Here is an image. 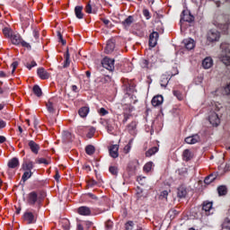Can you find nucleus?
<instances>
[{"mask_svg": "<svg viewBox=\"0 0 230 230\" xmlns=\"http://www.w3.org/2000/svg\"><path fill=\"white\" fill-rule=\"evenodd\" d=\"M44 197L42 194L39 196V193L35 190L31 191L27 194L25 198V202L28 206L31 208H39L40 209V206H42V201L44 200Z\"/></svg>", "mask_w": 230, "mask_h": 230, "instance_id": "obj_1", "label": "nucleus"}, {"mask_svg": "<svg viewBox=\"0 0 230 230\" xmlns=\"http://www.w3.org/2000/svg\"><path fill=\"white\" fill-rule=\"evenodd\" d=\"M102 66L104 67V69H107L110 71V73H112V71L115 69L114 59L106 57L102 60Z\"/></svg>", "mask_w": 230, "mask_h": 230, "instance_id": "obj_2", "label": "nucleus"}, {"mask_svg": "<svg viewBox=\"0 0 230 230\" xmlns=\"http://www.w3.org/2000/svg\"><path fill=\"white\" fill-rule=\"evenodd\" d=\"M193 22L195 21V17L191 15V13L190 11L183 10L181 14V20L180 22Z\"/></svg>", "mask_w": 230, "mask_h": 230, "instance_id": "obj_3", "label": "nucleus"}, {"mask_svg": "<svg viewBox=\"0 0 230 230\" xmlns=\"http://www.w3.org/2000/svg\"><path fill=\"white\" fill-rule=\"evenodd\" d=\"M208 42H217L220 40V32H218L216 30H210L208 32V37H207Z\"/></svg>", "mask_w": 230, "mask_h": 230, "instance_id": "obj_4", "label": "nucleus"}, {"mask_svg": "<svg viewBox=\"0 0 230 230\" xmlns=\"http://www.w3.org/2000/svg\"><path fill=\"white\" fill-rule=\"evenodd\" d=\"M208 121L213 127H218L220 125V118L217 112H211L208 116Z\"/></svg>", "mask_w": 230, "mask_h": 230, "instance_id": "obj_5", "label": "nucleus"}, {"mask_svg": "<svg viewBox=\"0 0 230 230\" xmlns=\"http://www.w3.org/2000/svg\"><path fill=\"white\" fill-rule=\"evenodd\" d=\"M115 48H116V40L110 39L106 43L104 51L107 55H111V53H112V51H114Z\"/></svg>", "mask_w": 230, "mask_h": 230, "instance_id": "obj_6", "label": "nucleus"}, {"mask_svg": "<svg viewBox=\"0 0 230 230\" xmlns=\"http://www.w3.org/2000/svg\"><path fill=\"white\" fill-rule=\"evenodd\" d=\"M23 220L27 222V224H35L37 222V217L32 212L27 211L23 214Z\"/></svg>", "mask_w": 230, "mask_h": 230, "instance_id": "obj_7", "label": "nucleus"}, {"mask_svg": "<svg viewBox=\"0 0 230 230\" xmlns=\"http://www.w3.org/2000/svg\"><path fill=\"white\" fill-rule=\"evenodd\" d=\"M157 40H159V32L153 31L149 35V47L155 48V46H157Z\"/></svg>", "mask_w": 230, "mask_h": 230, "instance_id": "obj_8", "label": "nucleus"}, {"mask_svg": "<svg viewBox=\"0 0 230 230\" xmlns=\"http://www.w3.org/2000/svg\"><path fill=\"white\" fill-rule=\"evenodd\" d=\"M212 209H213V202L204 201L202 203V211H204L207 217H209V215H213V212H211Z\"/></svg>", "mask_w": 230, "mask_h": 230, "instance_id": "obj_9", "label": "nucleus"}, {"mask_svg": "<svg viewBox=\"0 0 230 230\" xmlns=\"http://www.w3.org/2000/svg\"><path fill=\"white\" fill-rule=\"evenodd\" d=\"M78 215H81L82 217H91V208L82 206L77 208Z\"/></svg>", "mask_w": 230, "mask_h": 230, "instance_id": "obj_10", "label": "nucleus"}, {"mask_svg": "<svg viewBox=\"0 0 230 230\" xmlns=\"http://www.w3.org/2000/svg\"><path fill=\"white\" fill-rule=\"evenodd\" d=\"M20 165H21V162H19V158L17 157H13L7 163V166L8 168H11V170H15L19 168Z\"/></svg>", "mask_w": 230, "mask_h": 230, "instance_id": "obj_11", "label": "nucleus"}, {"mask_svg": "<svg viewBox=\"0 0 230 230\" xmlns=\"http://www.w3.org/2000/svg\"><path fill=\"white\" fill-rule=\"evenodd\" d=\"M199 141H200V137L198 134L187 137L185 138V143H187V145H195L199 143Z\"/></svg>", "mask_w": 230, "mask_h": 230, "instance_id": "obj_12", "label": "nucleus"}, {"mask_svg": "<svg viewBox=\"0 0 230 230\" xmlns=\"http://www.w3.org/2000/svg\"><path fill=\"white\" fill-rule=\"evenodd\" d=\"M22 168L24 170V172H31V170L34 168V164L31 160H24L22 164Z\"/></svg>", "mask_w": 230, "mask_h": 230, "instance_id": "obj_13", "label": "nucleus"}, {"mask_svg": "<svg viewBox=\"0 0 230 230\" xmlns=\"http://www.w3.org/2000/svg\"><path fill=\"white\" fill-rule=\"evenodd\" d=\"M164 102V98L163 95H155L151 103L153 107H159V105H163V102Z\"/></svg>", "mask_w": 230, "mask_h": 230, "instance_id": "obj_14", "label": "nucleus"}, {"mask_svg": "<svg viewBox=\"0 0 230 230\" xmlns=\"http://www.w3.org/2000/svg\"><path fill=\"white\" fill-rule=\"evenodd\" d=\"M28 145L32 154L37 155V154H39V150H40V146L33 140H30Z\"/></svg>", "mask_w": 230, "mask_h": 230, "instance_id": "obj_15", "label": "nucleus"}, {"mask_svg": "<svg viewBox=\"0 0 230 230\" xmlns=\"http://www.w3.org/2000/svg\"><path fill=\"white\" fill-rule=\"evenodd\" d=\"M37 75L40 76V80H48L49 78V73H48L44 67L38 68Z\"/></svg>", "mask_w": 230, "mask_h": 230, "instance_id": "obj_16", "label": "nucleus"}, {"mask_svg": "<svg viewBox=\"0 0 230 230\" xmlns=\"http://www.w3.org/2000/svg\"><path fill=\"white\" fill-rule=\"evenodd\" d=\"M119 150V146L118 145L111 146L109 149L111 157H112L113 159H116L119 155V154L118 153Z\"/></svg>", "mask_w": 230, "mask_h": 230, "instance_id": "obj_17", "label": "nucleus"}, {"mask_svg": "<svg viewBox=\"0 0 230 230\" xmlns=\"http://www.w3.org/2000/svg\"><path fill=\"white\" fill-rule=\"evenodd\" d=\"M137 128V121H136V120H132L129 124L127 125V130L132 136H134V134H136Z\"/></svg>", "mask_w": 230, "mask_h": 230, "instance_id": "obj_18", "label": "nucleus"}, {"mask_svg": "<svg viewBox=\"0 0 230 230\" xmlns=\"http://www.w3.org/2000/svg\"><path fill=\"white\" fill-rule=\"evenodd\" d=\"M47 111L50 114H55L57 111V104L53 102V101L49 100L48 102L46 103Z\"/></svg>", "mask_w": 230, "mask_h": 230, "instance_id": "obj_19", "label": "nucleus"}, {"mask_svg": "<svg viewBox=\"0 0 230 230\" xmlns=\"http://www.w3.org/2000/svg\"><path fill=\"white\" fill-rule=\"evenodd\" d=\"M133 22H134V17L132 15H129L121 22V24L122 26H124L126 30H128V28H130Z\"/></svg>", "mask_w": 230, "mask_h": 230, "instance_id": "obj_20", "label": "nucleus"}, {"mask_svg": "<svg viewBox=\"0 0 230 230\" xmlns=\"http://www.w3.org/2000/svg\"><path fill=\"white\" fill-rule=\"evenodd\" d=\"M123 91L125 94L130 96V93H134V85L130 84V83H126L123 84Z\"/></svg>", "mask_w": 230, "mask_h": 230, "instance_id": "obj_21", "label": "nucleus"}, {"mask_svg": "<svg viewBox=\"0 0 230 230\" xmlns=\"http://www.w3.org/2000/svg\"><path fill=\"white\" fill-rule=\"evenodd\" d=\"M84 6L77 5L75 7V13L77 19H84Z\"/></svg>", "mask_w": 230, "mask_h": 230, "instance_id": "obj_22", "label": "nucleus"}, {"mask_svg": "<svg viewBox=\"0 0 230 230\" xmlns=\"http://www.w3.org/2000/svg\"><path fill=\"white\" fill-rule=\"evenodd\" d=\"M202 66L204 67V69H209L210 67H213V58L209 57L206 58L202 61Z\"/></svg>", "mask_w": 230, "mask_h": 230, "instance_id": "obj_23", "label": "nucleus"}, {"mask_svg": "<svg viewBox=\"0 0 230 230\" xmlns=\"http://www.w3.org/2000/svg\"><path fill=\"white\" fill-rule=\"evenodd\" d=\"M186 49L191 50L195 48V40L193 39H187L183 40Z\"/></svg>", "mask_w": 230, "mask_h": 230, "instance_id": "obj_24", "label": "nucleus"}, {"mask_svg": "<svg viewBox=\"0 0 230 230\" xmlns=\"http://www.w3.org/2000/svg\"><path fill=\"white\" fill-rule=\"evenodd\" d=\"M177 195L179 199H184L188 195V190L184 187V185H181L178 188Z\"/></svg>", "mask_w": 230, "mask_h": 230, "instance_id": "obj_25", "label": "nucleus"}, {"mask_svg": "<svg viewBox=\"0 0 230 230\" xmlns=\"http://www.w3.org/2000/svg\"><path fill=\"white\" fill-rule=\"evenodd\" d=\"M11 41L12 44H13L14 46H19V44L22 42V38L19 34H13V36H11Z\"/></svg>", "mask_w": 230, "mask_h": 230, "instance_id": "obj_26", "label": "nucleus"}, {"mask_svg": "<svg viewBox=\"0 0 230 230\" xmlns=\"http://www.w3.org/2000/svg\"><path fill=\"white\" fill-rule=\"evenodd\" d=\"M59 224L64 230H69L71 229V223L69 222V219L63 218L59 221Z\"/></svg>", "mask_w": 230, "mask_h": 230, "instance_id": "obj_27", "label": "nucleus"}, {"mask_svg": "<svg viewBox=\"0 0 230 230\" xmlns=\"http://www.w3.org/2000/svg\"><path fill=\"white\" fill-rule=\"evenodd\" d=\"M89 112H90V109L88 106H84L80 108L78 111V114L80 118H87V114H89Z\"/></svg>", "mask_w": 230, "mask_h": 230, "instance_id": "obj_28", "label": "nucleus"}, {"mask_svg": "<svg viewBox=\"0 0 230 230\" xmlns=\"http://www.w3.org/2000/svg\"><path fill=\"white\" fill-rule=\"evenodd\" d=\"M183 161H191L193 159V154L190 149H185L182 153Z\"/></svg>", "mask_w": 230, "mask_h": 230, "instance_id": "obj_29", "label": "nucleus"}, {"mask_svg": "<svg viewBox=\"0 0 230 230\" xmlns=\"http://www.w3.org/2000/svg\"><path fill=\"white\" fill-rule=\"evenodd\" d=\"M158 152H159V147L153 146L146 152V157H152V155H155V154H157Z\"/></svg>", "mask_w": 230, "mask_h": 230, "instance_id": "obj_30", "label": "nucleus"}, {"mask_svg": "<svg viewBox=\"0 0 230 230\" xmlns=\"http://www.w3.org/2000/svg\"><path fill=\"white\" fill-rule=\"evenodd\" d=\"M33 175V172L31 171H25L22 176V180H21V182H26V181H28V179H31Z\"/></svg>", "mask_w": 230, "mask_h": 230, "instance_id": "obj_31", "label": "nucleus"}, {"mask_svg": "<svg viewBox=\"0 0 230 230\" xmlns=\"http://www.w3.org/2000/svg\"><path fill=\"white\" fill-rule=\"evenodd\" d=\"M32 93L33 94H35V96H37L38 98H40V96H42V89H40V86H39L38 84H35L32 87Z\"/></svg>", "mask_w": 230, "mask_h": 230, "instance_id": "obj_32", "label": "nucleus"}, {"mask_svg": "<svg viewBox=\"0 0 230 230\" xmlns=\"http://www.w3.org/2000/svg\"><path fill=\"white\" fill-rule=\"evenodd\" d=\"M170 82V77L166 75H163L160 81V85L162 87H166Z\"/></svg>", "mask_w": 230, "mask_h": 230, "instance_id": "obj_33", "label": "nucleus"}, {"mask_svg": "<svg viewBox=\"0 0 230 230\" xmlns=\"http://www.w3.org/2000/svg\"><path fill=\"white\" fill-rule=\"evenodd\" d=\"M217 193L219 197L227 195V187L226 185H221L217 188Z\"/></svg>", "mask_w": 230, "mask_h": 230, "instance_id": "obj_34", "label": "nucleus"}, {"mask_svg": "<svg viewBox=\"0 0 230 230\" xmlns=\"http://www.w3.org/2000/svg\"><path fill=\"white\" fill-rule=\"evenodd\" d=\"M178 175H180V179H186L188 177V169L187 168H181L178 170Z\"/></svg>", "mask_w": 230, "mask_h": 230, "instance_id": "obj_35", "label": "nucleus"}, {"mask_svg": "<svg viewBox=\"0 0 230 230\" xmlns=\"http://www.w3.org/2000/svg\"><path fill=\"white\" fill-rule=\"evenodd\" d=\"M85 152H86L87 155H93L94 152H96V148L93 145H88L85 147Z\"/></svg>", "mask_w": 230, "mask_h": 230, "instance_id": "obj_36", "label": "nucleus"}, {"mask_svg": "<svg viewBox=\"0 0 230 230\" xmlns=\"http://www.w3.org/2000/svg\"><path fill=\"white\" fill-rule=\"evenodd\" d=\"M63 139L65 141H73V134H71V132L69 131H63Z\"/></svg>", "mask_w": 230, "mask_h": 230, "instance_id": "obj_37", "label": "nucleus"}, {"mask_svg": "<svg viewBox=\"0 0 230 230\" xmlns=\"http://www.w3.org/2000/svg\"><path fill=\"white\" fill-rule=\"evenodd\" d=\"M221 61L223 62V64H225V66H230V52H228L225 56H222Z\"/></svg>", "mask_w": 230, "mask_h": 230, "instance_id": "obj_38", "label": "nucleus"}, {"mask_svg": "<svg viewBox=\"0 0 230 230\" xmlns=\"http://www.w3.org/2000/svg\"><path fill=\"white\" fill-rule=\"evenodd\" d=\"M216 179H217V175L210 174L205 178L204 182L205 184H211V182H213Z\"/></svg>", "mask_w": 230, "mask_h": 230, "instance_id": "obj_39", "label": "nucleus"}, {"mask_svg": "<svg viewBox=\"0 0 230 230\" xmlns=\"http://www.w3.org/2000/svg\"><path fill=\"white\" fill-rule=\"evenodd\" d=\"M132 143H134V138L129 139L127 146H124V154H128L132 149Z\"/></svg>", "mask_w": 230, "mask_h": 230, "instance_id": "obj_40", "label": "nucleus"}, {"mask_svg": "<svg viewBox=\"0 0 230 230\" xmlns=\"http://www.w3.org/2000/svg\"><path fill=\"white\" fill-rule=\"evenodd\" d=\"M172 94L173 96H175L177 98V100H179L180 102H182V100H184V95H182V93L179 91V90H173L172 91Z\"/></svg>", "mask_w": 230, "mask_h": 230, "instance_id": "obj_41", "label": "nucleus"}, {"mask_svg": "<svg viewBox=\"0 0 230 230\" xmlns=\"http://www.w3.org/2000/svg\"><path fill=\"white\" fill-rule=\"evenodd\" d=\"M122 123L123 125H125L127 123V121H128V119H130V118H132V114L130 113H127V112H123L122 113Z\"/></svg>", "mask_w": 230, "mask_h": 230, "instance_id": "obj_42", "label": "nucleus"}, {"mask_svg": "<svg viewBox=\"0 0 230 230\" xmlns=\"http://www.w3.org/2000/svg\"><path fill=\"white\" fill-rule=\"evenodd\" d=\"M140 66L143 69H150V67L148 66H150V62L148 61V59H142L140 61Z\"/></svg>", "mask_w": 230, "mask_h": 230, "instance_id": "obj_43", "label": "nucleus"}, {"mask_svg": "<svg viewBox=\"0 0 230 230\" xmlns=\"http://www.w3.org/2000/svg\"><path fill=\"white\" fill-rule=\"evenodd\" d=\"M3 33L4 35V37H7L8 39L12 38V30L10 28L4 27L3 29Z\"/></svg>", "mask_w": 230, "mask_h": 230, "instance_id": "obj_44", "label": "nucleus"}, {"mask_svg": "<svg viewBox=\"0 0 230 230\" xmlns=\"http://www.w3.org/2000/svg\"><path fill=\"white\" fill-rule=\"evenodd\" d=\"M152 166H154V163L153 162H148L144 165V172H146L148 173V172L152 171Z\"/></svg>", "mask_w": 230, "mask_h": 230, "instance_id": "obj_45", "label": "nucleus"}, {"mask_svg": "<svg viewBox=\"0 0 230 230\" xmlns=\"http://www.w3.org/2000/svg\"><path fill=\"white\" fill-rule=\"evenodd\" d=\"M69 50H66V54H65V64H64V67H69V64H71V62L69 61Z\"/></svg>", "mask_w": 230, "mask_h": 230, "instance_id": "obj_46", "label": "nucleus"}, {"mask_svg": "<svg viewBox=\"0 0 230 230\" xmlns=\"http://www.w3.org/2000/svg\"><path fill=\"white\" fill-rule=\"evenodd\" d=\"M95 133H96V128L92 127V128H89V130L86 134V137L91 139L94 136Z\"/></svg>", "mask_w": 230, "mask_h": 230, "instance_id": "obj_47", "label": "nucleus"}, {"mask_svg": "<svg viewBox=\"0 0 230 230\" xmlns=\"http://www.w3.org/2000/svg\"><path fill=\"white\" fill-rule=\"evenodd\" d=\"M25 66L27 67V69H29V71H31L32 67H37V62H35V60H32L31 63H26Z\"/></svg>", "mask_w": 230, "mask_h": 230, "instance_id": "obj_48", "label": "nucleus"}, {"mask_svg": "<svg viewBox=\"0 0 230 230\" xmlns=\"http://www.w3.org/2000/svg\"><path fill=\"white\" fill-rule=\"evenodd\" d=\"M35 162L37 164H46V165L49 164V162H48V160H46V158H38V159H36Z\"/></svg>", "mask_w": 230, "mask_h": 230, "instance_id": "obj_49", "label": "nucleus"}, {"mask_svg": "<svg viewBox=\"0 0 230 230\" xmlns=\"http://www.w3.org/2000/svg\"><path fill=\"white\" fill-rule=\"evenodd\" d=\"M134 229V221H128L125 224V230H132Z\"/></svg>", "mask_w": 230, "mask_h": 230, "instance_id": "obj_50", "label": "nucleus"}, {"mask_svg": "<svg viewBox=\"0 0 230 230\" xmlns=\"http://www.w3.org/2000/svg\"><path fill=\"white\" fill-rule=\"evenodd\" d=\"M86 13H93V5H91V2H88L84 8Z\"/></svg>", "mask_w": 230, "mask_h": 230, "instance_id": "obj_51", "label": "nucleus"}, {"mask_svg": "<svg viewBox=\"0 0 230 230\" xmlns=\"http://www.w3.org/2000/svg\"><path fill=\"white\" fill-rule=\"evenodd\" d=\"M109 172H110V173H111V175H118V167L110 166Z\"/></svg>", "mask_w": 230, "mask_h": 230, "instance_id": "obj_52", "label": "nucleus"}, {"mask_svg": "<svg viewBox=\"0 0 230 230\" xmlns=\"http://www.w3.org/2000/svg\"><path fill=\"white\" fill-rule=\"evenodd\" d=\"M97 184H98V181L93 179L87 181V186L89 188H94V186H96Z\"/></svg>", "mask_w": 230, "mask_h": 230, "instance_id": "obj_53", "label": "nucleus"}, {"mask_svg": "<svg viewBox=\"0 0 230 230\" xmlns=\"http://www.w3.org/2000/svg\"><path fill=\"white\" fill-rule=\"evenodd\" d=\"M20 44L22 48H26L27 49H31V45H30V43L26 42L23 40H22V42Z\"/></svg>", "mask_w": 230, "mask_h": 230, "instance_id": "obj_54", "label": "nucleus"}, {"mask_svg": "<svg viewBox=\"0 0 230 230\" xmlns=\"http://www.w3.org/2000/svg\"><path fill=\"white\" fill-rule=\"evenodd\" d=\"M143 15L146 17V19L148 21L152 16L150 15V11L148 9L143 10Z\"/></svg>", "mask_w": 230, "mask_h": 230, "instance_id": "obj_55", "label": "nucleus"}, {"mask_svg": "<svg viewBox=\"0 0 230 230\" xmlns=\"http://www.w3.org/2000/svg\"><path fill=\"white\" fill-rule=\"evenodd\" d=\"M18 66H19V62H17V61H13L11 64V67H13L12 75H13V73H15V70L17 69Z\"/></svg>", "mask_w": 230, "mask_h": 230, "instance_id": "obj_56", "label": "nucleus"}, {"mask_svg": "<svg viewBox=\"0 0 230 230\" xmlns=\"http://www.w3.org/2000/svg\"><path fill=\"white\" fill-rule=\"evenodd\" d=\"M100 116H107V114H109V111L105 110V108H101L98 111Z\"/></svg>", "mask_w": 230, "mask_h": 230, "instance_id": "obj_57", "label": "nucleus"}, {"mask_svg": "<svg viewBox=\"0 0 230 230\" xmlns=\"http://www.w3.org/2000/svg\"><path fill=\"white\" fill-rule=\"evenodd\" d=\"M223 229H230V220L226 219L223 223Z\"/></svg>", "mask_w": 230, "mask_h": 230, "instance_id": "obj_58", "label": "nucleus"}, {"mask_svg": "<svg viewBox=\"0 0 230 230\" xmlns=\"http://www.w3.org/2000/svg\"><path fill=\"white\" fill-rule=\"evenodd\" d=\"M58 38L59 40V42L63 44V46H66V40H64L62 33L60 31L58 32Z\"/></svg>", "mask_w": 230, "mask_h": 230, "instance_id": "obj_59", "label": "nucleus"}, {"mask_svg": "<svg viewBox=\"0 0 230 230\" xmlns=\"http://www.w3.org/2000/svg\"><path fill=\"white\" fill-rule=\"evenodd\" d=\"M21 21L22 22V28H28L30 26V20L25 21L24 18H21Z\"/></svg>", "mask_w": 230, "mask_h": 230, "instance_id": "obj_60", "label": "nucleus"}, {"mask_svg": "<svg viewBox=\"0 0 230 230\" xmlns=\"http://www.w3.org/2000/svg\"><path fill=\"white\" fill-rule=\"evenodd\" d=\"M160 199H168V190H164L160 194Z\"/></svg>", "mask_w": 230, "mask_h": 230, "instance_id": "obj_61", "label": "nucleus"}, {"mask_svg": "<svg viewBox=\"0 0 230 230\" xmlns=\"http://www.w3.org/2000/svg\"><path fill=\"white\" fill-rule=\"evenodd\" d=\"M222 26V30L226 33L229 30V22L224 23Z\"/></svg>", "mask_w": 230, "mask_h": 230, "instance_id": "obj_62", "label": "nucleus"}, {"mask_svg": "<svg viewBox=\"0 0 230 230\" xmlns=\"http://www.w3.org/2000/svg\"><path fill=\"white\" fill-rule=\"evenodd\" d=\"M105 227H106L107 230L112 229V221L108 220V221L105 223Z\"/></svg>", "mask_w": 230, "mask_h": 230, "instance_id": "obj_63", "label": "nucleus"}, {"mask_svg": "<svg viewBox=\"0 0 230 230\" xmlns=\"http://www.w3.org/2000/svg\"><path fill=\"white\" fill-rule=\"evenodd\" d=\"M87 197H89L90 199H92L93 200H98V198L96 197V195L91 193V192H88L86 194Z\"/></svg>", "mask_w": 230, "mask_h": 230, "instance_id": "obj_64", "label": "nucleus"}]
</instances>
